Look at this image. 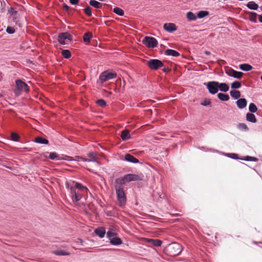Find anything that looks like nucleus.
I'll return each instance as SVG.
<instances>
[{
	"label": "nucleus",
	"instance_id": "obj_1",
	"mask_svg": "<svg viewBox=\"0 0 262 262\" xmlns=\"http://www.w3.org/2000/svg\"><path fill=\"white\" fill-rule=\"evenodd\" d=\"M140 176L135 174H127L122 177L117 178L114 182V186L116 191L124 190V185L131 181L141 180Z\"/></svg>",
	"mask_w": 262,
	"mask_h": 262
},
{
	"label": "nucleus",
	"instance_id": "obj_2",
	"mask_svg": "<svg viewBox=\"0 0 262 262\" xmlns=\"http://www.w3.org/2000/svg\"><path fill=\"white\" fill-rule=\"evenodd\" d=\"M164 253L169 256H176L182 251V246L178 243L168 244L164 249Z\"/></svg>",
	"mask_w": 262,
	"mask_h": 262
},
{
	"label": "nucleus",
	"instance_id": "obj_3",
	"mask_svg": "<svg viewBox=\"0 0 262 262\" xmlns=\"http://www.w3.org/2000/svg\"><path fill=\"white\" fill-rule=\"evenodd\" d=\"M15 83L16 88L14 90V93L16 96H19L22 91H25L26 92L29 91L28 85L21 80H16L15 81Z\"/></svg>",
	"mask_w": 262,
	"mask_h": 262
},
{
	"label": "nucleus",
	"instance_id": "obj_4",
	"mask_svg": "<svg viewBox=\"0 0 262 262\" xmlns=\"http://www.w3.org/2000/svg\"><path fill=\"white\" fill-rule=\"evenodd\" d=\"M146 64L150 69L155 71H156L164 66L163 62L161 60L157 59H150L149 60L147 61Z\"/></svg>",
	"mask_w": 262,
	"mask_h": 262
},
{
	"label": "nucleus",
	"instance_id": "obj_5",
	"mask_svg": "<svg viewBox=\"0 0 262 262\" xmlns=\"http://www.w3.org/2000/svg\"><path fill=\"white\" fill-rule=\"evenodd\" d=\"M117 74L115 72H111L108 70L104 71L99 76V80L101 83L116 78Z\"/></svg>",
	"mask_w": 262,
	"mask_h": 262
},
{
	"label": "nucleus",
	"instance_id": "obj_6",
	"mask_svg": "<svg viewBox=\"0 0 262 262\" xmlns=\"http://www.w3.org/2000/svg\"><path fill=\"white\" fill-rule=\"evenodd\" d=\"M142 42L149 48H154L158 45L157 40L155 38L150 36H145Z\"/></svg>",
	"mask_w": 262,
	"mask_h": 262
},
{
	"label": "nucleus",
	"instance_id": "obj_7",
	"mask_svg": "<svg viewBox=\"0 0 262 262\" xmlns=\"http://www.w3.org/2000/svg\"><path fill=\"white\" fill-rule=\"evenodd\" d=\"M209 92L211 94H215L218 92L219 82L212 81L207 83H204Z\"/></svg>",
	"mask_w": 262,
	"mask_h": 262
},
{
	"label": "nucleus",
	"instance_id": "obj_8",
	"mask_svg": "<svg viewBox=\"0 0 262 262\" xmlns=\"http://www.w3.org/2000/svg\"><path fill=\"white\" fill-rule=\"evenodd\" d=\"M225 73L229 76L234 77L237 79H241L244 75L241 72L236 71L232 68H228L225 70Z\"/></svg>",
	"mask_w": 262,
	"mask_h": 262
},
{
	"label": "nucleus",
	"instance_id": "obj_9",
	"mask_svg": "<svg viewBox=\"0 0 262 262\" xmlns=\"http://www.w3.org/2000/svg\"><path fill=\"white\" fill-rule=\"evenodd\" d=\"M229 157L233 159H241L242 160L248 161H253L257 162L258 159L254 157L246 156L243 158H238V156L236 154H229Z\"/></svg>",
	"mask_w": 262,
	"mask_h": 262
},
{
	"label": "nucleus",
	"instance_id": "obj_10",
	"mask_svg": "<svg viewBox=\"0 0 262 262\" xmlns=\"http://www.w3.org/2000/svg\"><path fill=\"white\" fill-rule=\"evenodd\" d=\"M49 158L52 160H65L67 161H71L72 160V157L65 156L63 157H60L58 154H57L56 152H53L50 153Z\"/></svg>",
	"mask_w": 262,
	"mask_h": 262
},
{
	"label": "nucleus",
	"instance_id": "obj_11",
	"mask_svg": "<svg viewBox=\"0 0 262 262\" xmlns=\"http://www.w3.org/2000/svg\"><path fill=\"white\" fill-rule=\"evenodd\" d=\"M117 199L120 205L125 204L126 201V198L124 192V190L116 191Z\"/></svg>",
	"mask_w": 262,
	"mask_h": 262
},
{
	"label": "nucleus",
	"instance_id": "obj_12",
	"mask_svg": "<svg viewBox=\"0 0 262 262\" xmlns=\"http://www.w3.org/2000/svg\"><path fill=\"white\" fill-rule=\"evenodd\" d=\"M70 190L73 202H78L81 199L82 195L79 193V192L76 190V189L73 187H70Z\"/></svg>",
	"mask_w": 262,
	"mask_h": 262
},
{
	"label": "nucleus",
	"instance_id": "obj_13",
	"mask_svg": "<svg viewBox=\"0 0 262 262\" xmlns=\"http://www.w3.org/2000/svg\"><path fill=\"white\" fill-rule=\"evenodd\" d=\"M163 29L168 32H172L175 31L177 29L176 25L173 23L165 24L163 25Z\"/></svg>",
	"mask_w": 262,
	"mask_h": 262
},
{
	"label": "nucleus",
	"instance_id": "obj_14",
	"mask_svg": "<svg viewBox=\"0 0 262 262\" xmlns=\"http://www.w3.org/2000/svg\"><path fill=\"white\" fill-rule=\"evenodd\" d=\"M97 156V154L96 152H89L88 154V156L90 158V159H83V161L88 162H97L98 164H99V162L98 161H97V160H96Z\"/></svg>",
	"mask_w": 262,
	"mask_h": 262
},
{
	"label": "nucleus",
	"instance_id": "obj_15",
	"mask_svg": "<svg viewBox=\"0 0 262 262\" xmlns=\"http://www.w3.org/2000/svg\"><path fill=\"white\" fill-rule=\"evenodd\" d=\"M94 233L100 238H103L105 233V229L104 227H98L95 229Z\"/></svg>",
	"mask_w": 262,
	"mask_h": 262
},
{
	"label": "nucleus",
	"instance_id": "obj_16",
	"mask_svg": "<svg viewBox=\"0 0 262 262\" xmlns=\"http://www.w3.org/2000/svg\"><path fill=\"white\" fill-rule=\"evenodd\" d=\"M124 159L127 162L133 163H138L139 162L138 159H137L133 155L129 154H127L124 156Z\"/></svg>",
	"mask_w": 262,
	"mask_h": 262
},
{
	"label": "nucleus",
	"instance_id": "obj_17",
	"mask_svg": "<svg viewBox=\"0 0 262 262\" xmlns=\"http://www.w3.org/2000/svg\"><path fill=\"white\" fill-rule=\"evenodd\" d=\"M237 106L239 109L245 108L247 104V100L245 98H239L236 101Z\"/></svg>",
	"mask_w": 262,
	"mask_h": 262
},
{
	"label": "nucleus",
	"instance_id": "obj_18",
	"mask_svg": "<svg viewBox=\"0 0 262 262\" xmlns=\"http://www.w3.org/2000/svg\"><path fill=\"white\" fill-rule=\"evenodd\" d=\"M147 242L156 247H160L162 244V241L158 239L148 238L147 240Z\"/></svg>",
	"mask_w": 262,
	"mask_h": 262
},
{
	"label": "nucleus",
	"instance_id": "obj_19",
	"mask_svg": "<svg viewBox=\"0 0 262 262\" xmlns=\"http://www.w3.org/2000/svg\"><path fill=\"white\" fill-rule=\"evenodd\" d=\"M165 54L168 56H172L173 57H178L180 55L178 52L172 49H167L165 50Z\"/></svg>",
	"mask_w": 262,
	"mask_h": 262
},
{
	"label": "nucleus",
	"instance_id": "obj_20",
	"mask_svg": "<svg viewBox=\"0 0 262 262\" xmlns=\"http://www.w3.org/2000/svg\"><path fill=\"white\" fill-rule=\"evenodd\" d=\"M121 137L123 141H126L130 138L129 131L127 129H124L121 132Z\"/></svg>",
	"mask_w": 262,
	"mask_h": 262
},
{
	"label": "nucleus",
	"instance_id": "obj_21",
	"mask_svg": "<svg viewBox=\"0 0 262 262\" xmlns=\"http://www.w3.org/2000/svg\"><path fill=\"white\" fill-rule=\"evenodd\" d=\"M34 141L36 143L42 144H49V141L47 139L43 138L40 136L36 137L34 139Z\"/></svg>",
	"mask_w": 262,
	"mask_h": 262
},
{
	"label": "nucleus",
	"instance_id": "obj_22",
	"mask_svg": "<svg viewBox=\"0 0 262 262\" xmlns=\"http://www.w3.org/2000/svg\"><path fill=\"white\" fill-rule=\"evenodd\" d=\"M246 120L252 123H255L257 121L255 115L252 113H248L246 114Z\"/></svg>",
	"mask_w": 262,
	"mask_h": 262
},
{
	"label": "nucleus",
	"instance_id": "obj_23",
	"mask_svg": "<svg viewBox=\"0 0 262 262\" xmlns=\"http://www.w3.org/2000/svg\"><path fill=\"white\" fill-rule=\"evenodd\" d=\"M92 37V33L89 32L85 33L83 36V39L84 42L86 44L89 43Z\"/></svg>",
	"mask_w": 262,
	"mask_h": 262
},
{
	"label": "nucleus",
	"instance_id": "obj_24",
	"mask_svg": "<svg viewBox=\"0 0 262 262\" xmlns=\"http://www.w3.org/2000/svg\"><path fill=\"white\" fill-rule=\"evenodd\" d=\"M110 243L113 245H116V246L120 245L122 243L121 238H120L119 237H114L111 238V239H110Z\"/></svg>",
	"mask_w": 262,
	"mask_h": 262
},
{
	"label": "nucleus",
	"instance_id": "obj_25",
	"mask_svg": "<svg viewBox=\"0 0 262 262\" xmlns=\"http://www.w3.org/2000/svg\"><path fill=\"white\" fill-rule=\"evenodd\" d=\"M218 90L219 89L221 91L226 92L229 89V86L226 83H219V82Z\"/></svg>",
	"mask_w": 262,
	"mask_h": 262
},
{
	"label": "nucleus",
	"instance_id": "obj_26",
	"mask_svg": "<svg viewBox=\"0 0 262 262\" xmlns=\"http://www.w3.org/2000/svg\"><path fill=\"white\" fill-rule=\"evenodd\" d=\"M67 39L64 32L60 33L58 36V41L61 45H65V40Z\"/></svg>",
	"mask_w": 262,
	"mask_h": 262
},
{
	"label": "nucleus",
	"instance_id": "obj_27",
	"mask_svg": "<svg viewBox=\"0 0 262 262\" xmlns=\"http://www.w3.org/2000/svg\"><path fill=\"white\" fill-rule=\"evenodd\" d=\"M230 94L231 97L234 98L235 99H238L241 97V93L239 91L237 90H232L230 92Z\"/></svg>",
	"mask_w": 262,
	"mask_h": 262
},
{
	"label": "nucleus",
	"instance_id": "obj_28",
	"mask_svg": "<svg viewBox=\"0 0 262 262\" xmlns=\"http://www.w3.org/2000/svg\"><path fill=\"white\" fill-rule=\"evenodd\" d=\"M90 5L95 8H101L102 7V4L95 0H91L89 2Z\"/></svg>",
	"mask_w": 262,
	"mask_h": 262
},
{
	"label": "nucleus",
	"instance_id": "obj_29",
	"mask_svg": "<svg viewBox=\"0 0 262 262\" xmlns=\"http://www.w3.org/2000/svg\"><path fill=\"white\" fill-rule=\"evenodd\" d=\"M218 98L223 101H227L229 100L230 98L228 94L220 93L217 94Z\"/></svg>",
	"mask_w": 262,
	"mask_h": 262
},
{
	"label": "nucleus",
	"instance_id": "obj_30",
	"mask_svg": "<svg viewBox=\"0 0 262 262\" xmlns=\"http://www.w3.org/2000/svg\"><path fill=\"white\" fill-rule=\"evenodd\" d=\"M239 69L244 71H249L252 69V67L247 63L241 64L239 65Z\"/></svg>",
	"mask_w": 262,
	"mask_h": 262
},
{
	"label": "nucleus",
	"instance_id": "obj_31",
	"mask_svg": "<svg viewBox=\"0 0 262 262\" xmlns=\"http://www.w3.org/2000/svg\"><path fill=\"white\" fill-rule=\"evenodd\" d=\"M247 7L249 9H250L251 10H256L258 8V5L257 4H256L254 2H253V1H251V2H249L247 4Z\"/></svg>",
	"mask_w": 262,
	"mask_h": 262
},
{
	"label": "nucleus",
	"instance_id": "obj_32",
	"mask_svg": "<svg viewBox=\"0 0 262 262\" xmlns=\"http://www.w3.org/2000/svg\"><path fill=\"white\" fill-rule=\"evenodd\" d=\"M249 14L250 20L253 23H256L257 14L256 13L253 12H250Z\"/></svg>",
	"mask_w": 262,
	"mask_h": 262
},
{
	"label": "nucleus",
	"instance_id": "obj_33",
	"mask_svg": "<svg viewBox=\"0 0 262 262\" xmlns=\"http://www.w3.org/2000/svg\"><path fill=\"white\" fill-rule=\"evenodd\" d=\"M117 235V233L114 231V230L112 228H110L108 231L106 232V236L109 239L115 237Z\"/></svg>",
	"mask_w": 262,
	"mask_h": 262
},
{
	"label": "nucleus",
	"instance_id": "obj_34",
	"mask_svg": "<svg viewBox=\"0 0 262 262\" xmlns=\"http://www.w3.org/2000/svg\"><path fill=\"white\" fill-rule=\"evenodd\" d=\"M113 11L119 16H123L124 13V11L122 9L117 7L113 9Z\"/></svg>",
	"mask_w": 262,
	"mask_h": 262
},
{
	"label": "nucleus",
	"instance_id": "obj_35",
	"mask_svg": "<svg viewBox=\"0 0 262 262\" xmlns=\"http://www.w3.org/2000/svg\"><path fill=\"white\" fill-rule=\"evenodd\" d=\"M53 253L56 255H69L70 253L68 252H66L64 250H56L54 251Z\"/></svg>",
	"mask_w": 262,
	"mask_h": 262
},
{
	"label": "nucleus",
	"instance_id": "obj_36",
	"mask_svg": "<svg viewBox=\"0 0 262 262\" xmlns=\"http://www.w3.org/2000/svg\"><path fill=\"white\" fill-rule=\"evenodd\" d=\"M241 82L238 81H235L231 84V88L232 89H237L241 87Z\"/></svg>",
	"mask_w": 262,
	"mask_h": 262
},
{
	"label": "nucleus",
	"instance_id": "obj_37",
	"mask_svg": "<svg viewBox=\"0 0 262 262\" xmlns=\"http://www.w3.org/2000/svg\"><path fill=\"white\" fill-rule=\"evenodd\" d=\"M186 16H187V19L189 21L194 20L196 19V16L192 12H187Z\"/></svg>",
	"mask_w": 262,
	"mask_h": 262
},
{
	"label": "nucleus",
	"instance_id": "obj_38",
	"mask_svg": "<svg viewBox=\"0 0 262 262\" xmlns=\"http://www.w3.org/2000/svg\"><path fill=\"white\" fill-rule=\"evenodd\" d=\"M61 54L65 58L67 59L71 57V52L69 50H63L61 51Z\"/></svg>",
	"mask_w": 262,
	"mask_h": 262
},
{
	"label": "nucleus",
	"instance_id": "obj_39",
	"mask_svg": "<svg viewBox=\"0 0 262 262\" xmlns=\"http://www.w3.org/2000/svg\"><path fill=\"white\" fill-rule=\"evenodd\" d=\"M249 110L251 113H253L256 112L258 108L254 103H251L249 106Z\"/></svg>",
	"mask_w": 262,
	"mask_h": 262
},
{
	"label": "nucleus",
	"instance_id": "obj_40",
	"mask_svg": "<svg viewBox=\"0 0 262 262\" xmlns=\"http://www.w3.org/2000/svg\"><path fill=\"white\" fill-rule=\"evenodd\" d=\"M209 14V12L207 11H200L197 14L198 18H202Z\"/></svg>",
	"mask_w": 262,
	"mask_h": 262
},
{
	"label": "nucleus",
	"instance_id": "obj_41",
	"mask_svg": "<svg viewBox=\"0 0 262 262\" xmlns=\"http://www.w3.org/2000/svg\"><path fill=\"white\" fill-rule=\"evenodd\" d=\"M237 128L241 130H244L245 131H248L249 130V128L247 125L244 123H240L237 125Z\"/></svg>",
	"mask_w": 262,
	"mask_h": 262
},
{
	"label": "nucleus",
	"instance_id": "obj_42",
	"mask_svg": "<svg viewBox=\"0 0 262 262\" xmlns=\"http://www.w3.org/2000/svg\"><path fill=\"white\" fill-rule=\"evenodd\" d=\"M96 103L102 107H104L106 106V102L102 99H98L96 101Z\"/></svg>",
	"mask_w": 262,
	"mask_h": 262
},
{
	"label": "nucleus",
	"instance_id": "obj_43",
	"mask_svg": "<svg viewBox=\"0 0 262 262\" xmlns=\"http://www.w3.org/2000/svg\"><path fill=\"white\" fill-rule=\"evenodd\" d=\"M11 139L14 141H17L19 139V136L15 133H12L11 135Z\"/></svg>",
	"mask_w": 262,
	"mask_h": 262
},
{
	"label": "nucleus",
	"instance_id": "obj_44",
	"mask_svg": "<svg viewBox=\"0 0 262 262\" xmlns=\"http://www.w3.org/2000/svg\"><path fill=\"white\" fill-rule=\"evenodd\" d=\"M15 32V29L12 27H8L6 29V32L9 34L14 33Z\"/></svg>",
	"mask_w": 262,
	"mask_h": 262
},
{
	"label": "nucleus",
	"instance_id": "obj_45",
	"mask_svg": "<svg viewBox=\"0 0 262 262\" xmlns=\"http://www.w3.org/2000/svg\"><path fill=\"white\" fill-rule=\"evenodd\" d=\"M84 13L89 16L92 15L91 9L90 7H87L84 9Z\"/></svg>",
	"mask_w": 262,
	"mask_h": 262
},
{
	"label": "nucleus",
	"instance_id": "obj_46",
	"mask_svg": "<svg viewBox=\"0 0 262 262\" xmlns=\"http://www.w3.org/2000/svg\"><path fill=\"white\" fill-rule=\"evenodd\" d=\"M76 189H85L86 190H88V189L84 187L83 186H82L80 183H76V185H75V187H74Z\"/></svg>",
	"mask_w": 262,
	"mask_h": 262
},
{
	"label": "nucleus",
	"instance_id": "obj_47",
	"mask_svg": "<svg viewBox=\"0 0 262 262\" xmlns=\"http://www.w3.org/2000/svg\"><path fill=\"white\" fill-rule=\"evenodd\" d=\"M66 36L67 39H68L69 41L72 40V36L68 32H64Z\"/></svg>",
	"mask_w": 262,
	"mask_h": 262
},
{
	"label": "nucleus",
	"instance_id": "obj_48",
	"mask_svg": "<svg viewBox=\"0 0 262 262\" xmlns=\"http://www.w3.org/2000/svg\"><path fill=\"white\" fill-rule=\"evenodd\" d=\"M210 103H211V102L209 100H206L204 101L203 102H202L201 103V104L203 106H207V105H210Z\"/></svg>",
	"mask_w": 262,
	"mask_h": 262
},
{
	"label": "nucleus",
	"instance_id": "obj_49",
	"mask_svg": "<svg viewBox=\"0 0 262 262\" xmlns=\"http://www.w3.org/2000/svg\"><path fill=\"white\" fill-rule=\"evenodd\" d=\"M75 159H73V158L72 157V160H75V161H79L80 160H82L83 161V159H84V158H82L81 157H79V156H76L75 157Z\"/></svg>",
	"mask_w": 262,
	"mask_h": 262
},
{
	"label": "nucleus",
	"instance_id": "obj_50",
	"mask_svg": "<svg viewBox=\"0 0 262 262\" xmlns=\"http://www.w3.org/2000/svg\"><path fill=\"white\" fill-rule=\"evenodd\" d=\"M70 3L72 5H77L79 3V0H69Z\"/></svg>",
	"mask_w": 262,
	"mask_h": 262
},
{
	"label": "nucleus",
	"instance_id": "obj_51",
	"mask_svg": "<svg viewBox=\"0 0 262 262\" xmlns=\"http://www.w3.org/2000/svg\"><path fill=\"white\" fill-rule=\"evenodd\" d=\"M9 12L12 15H15L17 13V11H15L12 8H11V10H9Z\"/></svg>",
	"mask_w": 262,
	"mask_h": 262
},
{
	"label": "nucleus",
	"instance_id": "obj_52",
	"mask_svg": "<svg viewBox=\"0 0 262 262\" xmlns=\"http://www.w3.org/2000/svg\"><path fill=\"white\" fill-rule=\"evenodd\" d=\"M62 7H63V9L64 10L67 11H68V10H69V9H70L69 6H68L67 5H66V4H64L63 5Z\"/></svg>",
	"mask_w": 262,
	"mask_h": 262
},
{
	"label": "nucleus",
	"instance_id": "obj_53",
	"mask_svg": "<svg viewBox=\"0 0 262 262\" xmlns=\"http://www.w3.org/2000/svg\"><path fill=\"white\" fill-rule=\"evenodd\" d=\"M170 70H171V69L169 68H166L163 69V71L164 73H168V72L170 71Z\"/></svg>",
	"mask_w": 262,
	"mask_h": 262
},
{
	"label": "nucleus",
	"instance_id": "obj_54",
	"mask_svg": "<svg viewBox=\"0 0 262 262\" xmlns=\"http://www.w3.org/2000/svg\"><path fill=\"white\" fill-rule=\"evenodd\" d=\"M205 54L207 55H210L211 53H210V52H209L208 51H205Z\"/></svg>",
	"mask_w": 262,
	"mask_h": 262
},
{
	"label": "nucleus",
	"instance_id": "obj_55",
	"mask_svg": "<svg viewBox=\"0 0 262 262\" xmlns=\"http://www.w3.org/2000/svg\"><path fill=\"white\" fill-rule=\"evenodd\" d=\"M259 21L262 23V14L259 16Z\"/></svg>",
	"mask_w": 262,
	"mask_h": 262
},
{
	"label": "nucleus",
	"instance_id": "obj_56",
	"mask_svg": "<svg viewBox=\"0 0 262 262\" xmlns=\"http://www.w3.org/2000/svg\"><path fill=\"white\" fill-rule=\"evenodd\" d=\"M66 187H67V188H70V185H69V184L68 183H66Z\"/></svg>",
	"mask_w": 262,
	"mask_h": 262
},
{
	"label": "nucleus",
	"instance_id": "obj_57",
	"mask_svg": "<svg viewBox=\"0 0 262 262\" xmlns=\"http://www.w3.org/2000/svg\"><path fill=\"white\" fill-rule=\"evenodd\" d=\"M49 154V152H47L45 153V154H44V156H45V157H47V154Z\"/></svg>",
	"mask_w": 262,
	"mask_h": 262
},
{
	"label": "nucleus",
	"instance_id": "obj_58",
	"mask_svg": "<svg viewBox=\"0 0 262 262\" xmlns=\"http://www.w3.org/2000/svg\"><path fill=\"white\" fill-rule=\"evenodd\" d=\"M107 93H108V95H111L112 94L111 92H107Z\"/></svg>",
	"mask_w": 262,
	"mask_h": 262
},
{
	"label": "nucleus",
	"instance_id": "obj_59",
	"mask_svg": "<svg viewBox=\"0 0 262 262\" xmlns=\"http://www.w3.org/2000/svg\"><path fill=\"white\" fill-rule=\"evenodd\" d=\"M260 8H261V10H262V6L260 7Z\"/></svg>",
	"mask_w": 262,
	"mask_h": 262
}]
</instances>
